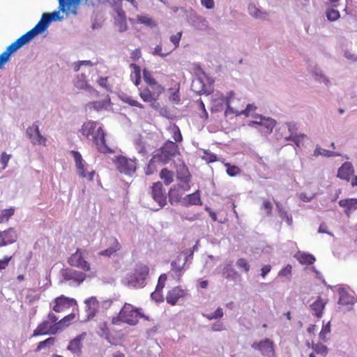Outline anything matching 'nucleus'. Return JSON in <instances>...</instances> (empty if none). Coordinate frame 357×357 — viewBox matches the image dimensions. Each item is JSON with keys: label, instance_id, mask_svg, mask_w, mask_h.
<instances>
[{"label": "nucleus", "instance_id": "f257e3e1", "mask_svg": "<svg viewBox=\"0 0 357 357\" xmlns=\"http://www.w3.org/2000/svg\"><path fill=\"white\" fill-rule=\"evenodd\" d=\"M96 121H89L85 122L79 132L85 137L91 139L96 145L98 150L100 153H111L112 150L107 146L105 143V134L101 126H98Z\"/></svg>", "mask_w": 357, "mask_h": 357}, {"label": "nucleus", "instance_id": "f03ea898", "mask_svg": "<svg viewBox=\"0 0 357 357\" xmlns=\"http://www.w3.org/2000/svg\"><path fill=\"white\" fill-rule=\"evenodd\" d=\"M177 154H179L178 145L176 142L168 140L162 146L155 151L152 158L149 162V167H151L153 163L156 162L167 164Z\"/></svg>", "mask_w": 357, "mask_h": 357}, {"label": "nucleus", "instance_id": "7ed1b4c3", "mask_svg": "<svg viewBox=\"0 0 357 357\" xmlns=\"http://www.w3.org/2000/svg\"><path fill=\"white\" fill-rule=\"evenodd\" d=\"M57 1L60 2L62 13H65L66 16L77 15L80 6L94 8L100 3V0H57Z\"/></svg>", "mask_w": 357, "mask_h": 357}, {"label": "nucleus", "instance_id": "20e7f679", "mask_svg": "<svg viewBox=\"0 0 357 357\" xmlns=\"http://www.w3.org/2000/svg\"><path fill=\"white\" fill-rule=\"evenodd\" d=\"M149 271V268L146 265H138L135 270V273L126 278L127 284L135 288L143 287Z\"/></svg>", "mask_w": 357, "mask_h": 357}, {"label": "nucleus", "instance_id": "39448f33", "mask_svg": "<svg viewBox=\"0 0 357 357\" xmlns=\"http://www.w3.org/2000/svg\"><path fill=\"white\" fill-rule=\"evenodd\" d=\"M140 310V308H135L132 305L126 303L119 314V318L124 323L135 325L138 322Z\"/></svg>", "mask_w": 357, "mask_h": 357}, {"label": "nucleus", "instance_id": "423d86ee", "mask_svg": "<svg viewBox=\"0 0 357 357\" xmlns=\"http://www.w3.org/2000/svg\"><path fill=\"white\" fill-rule=\"evenodd\" d=\"M255 119V121H250L248 126L256 128L259 126V130L264 134H270L276 124L275 120L270 117L257 115Z\"/></svg>", "mask_w": 357, "mask_h": 357}, {"label": "nucleus", "instance_id": "0eeeda50", "mask_svg": "<svg viewBox=\"0 0 357 357\" xmlns=\"http://www.w3.org/2000/svg\"><path fill=\"white\" fill-rule=\"evenodd\" d=\"M187 22L195 29L204 31L208 27L207 20L202 16L198 15L196 11L190 8L186 10Z\"/></svg>", "mask_w": 357, "mask_h": 357}, {"label": "nucleus", "instance_id": "6e6552de", "mask_svg": "<svg viewBox=\"0 0 357 357\" xmlns=\"http://www.w3.org/2000/svg\"><path fill=\"white\" fill-rule=\"evenodd\" d=\"M251 347L259 351L264 357H275L273 342L268 338H265L259 342H254Z\"/></svg>", "mask_w": 357, "mask_h": 357}, {"label": "nucleus", "instance_id": "1a4fd4ad", "mask_svg": "<svg viewBox=\"0 0 357 357\" xmlns=\"http://www.w3.org/2000/svg\"><path fill=\"white\" fill-rule=\"evenodd\" d=\"M115 163L117 169L121 173L131 175L135 172V160L129 159L123 155H120L116 157Z\"/></svg>", "mask_w": 357, "mask_h": 357}, {"label": "nucleus", "instance_id": "9d476101", "mask_svg": "<svg viewBox=\"0 0 357 357\" xmlns=\"http://www.w3.org/2000/svg\"><path fill=\"white\" fill-rule=\"evenodd\" d=\"M151 195L153 199L158 204L160 208L166 205L167 195L161 182L158 181L153 183L151 188Z\"/></svg>", "mask_w": 357, "mask_h": 357}, {"label": "nucleus", "instance_id": "9b49d317", "mask_svg": "<svg viewBox=\"0 0 357 357\" xmlns=\"http://www.w3.org/2000/svg\"><path fill=\"white\" fill-rule=\"evenodd\" d=\"M337 291L339 294V300L337 303L341 305H351L355 304L357 298L354 296V292L349 287L340 286L337 288Z\"/></svg>", "mask_w": 357, "mask_h": 357}, {"label": "nucleus", "instance_id": "f8f14e48", "mask_svg": "<svg viewBox=\"0 0 357 357\" xmlns=\"http://www.w3.org/2000/svg\"><path fill=\"white\" fill-rule=\"evenodd\" d=\"M68 262L70 266L81 268L84 271H89L91 268L90 264L84 259L83 252L79 248L69 257Z\"/></svg>", "mask_w": 357, "mask_h": 357}, {"label": "nucleus", "instance_id": "ddd939ff", "mask_svg": "<svg viewBox=\"0 0 357 357\" xmlns=\"http://www.w3.org/2000/svg\"><path fill=\"white\" fill-rule=\"evenodd\" d=\"M58 3V10H54L52 13H43L40 20H39L46 31L52 22L62 21L63 20V16L61 15V12L62 13V10L61 9L60 2Z\"/></svg>", "mask_w": 357, "mask_h": 357}, {"label": "nucleus", "instance_id": "4468645a", "mask_svg": "<svg viewBox=\"0 0 357 357\" xmlns=\"http://www.w3.org/2000/svg\"><path fill=\"white\" fill-rule=\"evenodd\" d=\"M17 238L18 234L13 227H10L3 231H0V247L14 243Z\"/></svg>", "mask_w": 357, "mask_h": 357}, {"label": "nucleus", "instance_id": "2eb2a0df", "mask_svg": "<svg viewBox=\"0 0 357 357\" xmlns=\"http://www.w3.org/2000/svg\"><path fill=\"white\" fill-rule=\"evenodd\" d=\"M55 305L53 310L56 312H61L65 309L69 308L73 305H77V302L73 298H69L64 296H61L54 299Z\"/></svg>", "mask_w": 357, "mask_h": 357}, {"label": "nucleus", "instance_id": "dca6fc26", "mask_svg": "<svg viewBox=\"0 0 357 357\" xmlns=\"http://www.w3.org/2000/svg\"><path fill=\"white\" fill-rule=\"evenodd\" d=\"M86 336V333H82L69 342L67 349L75 356H81L82 354V340Z\"/></svg>", "mask_w": 357, "mask_h": 357}, {"label": "nucleus", "instance_id": "f3484780", "mask_svg": "<svg viewBox=\"0 0 357 357\" xmlns=\"http://www.w3.org/2000/svg\"><path fill=\"white\" fill-rule=\"evenodd\" d=\"M61 275L65 280H73L80 284L86 278V274L71 268H66L61 271Z\"/></svg>", "mask_w": 357, "mask_h": 357}, {"label": "nucleus", "instance_id": "a211bd4d", "mask_svg": "<svg viewBox=\"0 0 357 357\" xmlns=\"http://www.w3.org/2000/svg\"><path fill=\"white\" fill-rule=\"evenodd\" d=\"M74 86L78 89L86 90L90 93L93 94L95 96H98L99 93L91 86H89L86 81V77L84 74L81 73L78 75L73 81Z\"/></svg>", "mask_w": 357, "mask_h": 357}, {"label": "nucleus", "instance_id": "6ab92c4d", "mask_svg": "<svg viewBox=\"0 0 357 357\" xmlns=\"http://www.w3.org/2000/svg\"><path fill=\"white\" fill-rule=\"evenodd\" d=\"M338 204L344 209V213L347 218H350L351 213L357 210V198H347L340 199Z\"/></svg>", "mask_w": 357, "mask_h": 357}, {"label": "nucleus", "instance_id": "aec40b11", "mask_svg": "<svg viewBox=\"0 0 357 357\" xmlns=\"http://www.w3.org/2000/svg\"><path fill=\"white\" fill-rule=\"evenodd\" d=\"M26 134L33 144H43L46 141V139L41 135L38 125L36 123H33L32 126L27 128Z\"/></svg>", "mask_w": 357, "mask_h": 357}, {"label": "nucleus", "instance_id": "412c9836", "mask_svg": "<svg viewBox=\"0 0 357 357\" xmlns=\"http://www.w3.org/2000/svg\"><path fill=\"white\" fill-rule=\"evenodd\" d=\"M86 311L87 314L86 320L93 318L98 311L99 302L95 296H91L85 301Z\"/></svg>", "mask_w": 357, "mask_h": 357}, {"label": "nucleus", "instance_id": "4be33fe9", "mask_svg": "<svg viewBox=\"0 0 357 357\" xmlns=\"http://www.w3.org/2000/svg\"><path fill=\"white\" fill-rule=\"evenodd\" d=\"M354 174V168L351 162H344L337 171V177L349 181Z\"/></svg>", "mask_w": 357, "mask_h": 357}, {"label": "nucleus", "instance_id": "5701e85b", "mask_svg": "<svg viewBox=\"0 0 357 357\" xmlns=\"http://www.w3.org/2000/svg\"><path fill=\"white\" fill-rule=\"evenodd\" d=\"M184 290L180 287H176L167 292L166 301L172 305H175L178 299L184 297Z\"/></svg>", "mask_w": 357, "mask_h": 357}, {"label": "nucleus", "instance_id": "b1692460", "mask_svg": "<svg viewBox=\"0 0 357 357\" xmlns=\"http://www.w3.org/2000/svg\"><path fill=\"white\" fill-rule=\"evenodd\" d=\"M248 11L250 16L256 20H265L268 13L254 3H250L248 6Z\"/></svg>", "mask_w": 357, "mask_h": 357}, {"label": "nucleus", "instance_id": "393cba45", "mask_svg": "<svg viewBox=\"0 0 357 357\" xmlns=\"http://www.w3.org/2000/svg\"><path fill=\"white\" fill-rule=\"evenodd\" d=\"M46 31L45 29L43 27L40 21L35 25L33 28L28 31L24 34L22 35V38L26 42V43H29L32 39H33L36 36L39 34L43 33Z\"/></svg>", "mask_w": 357, "mask_h": 357}, {"label": "nucleus", "instance_id": "a878e982", "mask_svg": "<svg viewBox=\"0 0 357 357\" xmlns=\"http://www.w3.org/2000/svg\"><path fill=\"white\" fill-rule=\"evenodd\" d=\"M75 317V314L71 313L63 319H61L59 321L52 325V334H56L57 332L63 330V328L68 326H69L71 321H73Z\"/></svg>", "mask_w": 357, "mask_h": 357}, {"label": "nucleus", "instance_id": "bb28decb", "mask_svg": "<svg viewBox=\"0 0 357 357\" xmlns=\"http://www.w3.org/2000/svg\"><path fill=\"white\" fill-rule=\"evenodd\" d=\"M110 246L106 250L100 251L98 254L101 256L111 257L121 249V245L115 237L109 238Z\"/></svg>", "mask_w": 357, "mask_h": 357}, {"label": "nucleus", "instance_id": "cd10ccee", "mask_svg": "<svg viewBox=\"0 0 357 357\" xmlns=\"http://www.w3.org/2000/svg\"><path fill=\"white\" fill-rule=\"evenodd\" d=\"M52 325H50L49 321H44L33 331V335L38 336L40 335L52 334Z\"/></svg>", "mask_w": 357, "mask_h": 357}, {"label": "nucleus", "instance_id": "c85d7f7f", "mask_svg": "<svg viewBox=\"0 0 357 357\" xmlns=\"http://www.w3.org/2000/svg\"><path fill=\"white\" fill-rule=\"evenodd\" d=\"M225 104V96L221 93L218 97L213 99L211 105L212 112H218L222 111L224 109Z\"/></svg>", "mask_w": 357, "mask_h": 357}, {"label": "nucleus", "instance_id": "c756f323", "mask_svg": "<svg viewBox=\"0 0 357 357\" xmlns=\"http://www.w3.org/2000/svg\"><path fill=\"white\" fill-rule=\"evenodd\" d=\"M185 206L202 204L200 199V194L197 190L194 193L186 195L183 199Z\"/></svg>", "mask_w": 357, "mask_h": 357}, {"label": "nucleus", "instance_id": "7c9ffc66", "mask_svg": "<svg viewBox=\"0 0 357 357\" xmlns=\"http://www.w3.org/2000/svg\"><path fill=\"white\" fill-rule=\"evenodd\" d=\"M325 304L326 303L323 302L320 298H319L316 301L311 304L310 307V309L314 312V315L320 318L323 315V310L325 307Z\"/></svg>", "mask_w": 357, "mask_h": 357}, {"label": "nucleus", "instance_id": "2f4dec72", "mask_svg": "<svg viewBox=\"0 0 357 357\" xmlns=\"http://www.w3.org/2000/svg\"><path fill=\"white\" fill-rule=\"evenodd\" d=\"M312 75L314 80L320 83H324L326 86H329L331 85L329 79L322 73L321 70L315 68L312 72Z\"/></svg>", "mask_w": 357, "mask_h": 357}, {"label": "nucleus", "instance_id": "473e14b6", "mask_svg": "<svg viewBox=\"0 0 357 357\" xmlns=\"http://www.w3.org/2000/svg\"><path fill=\"white\" fill-rule=\"evenodd\" d=\"M130 67L133 69V72L130 75V78L135 85L138 86L141 82V69L139 66L135 63H131Z\"/></svg>", "mask_w": 357, "mask_h": 357}, {"label": "nucleus", "instance_id": "72a5a7b5", "mask_svg": "<svg viewBox=\"0 0 357 357\" xmlns=\"http://www.w3.org/2000/svg\"><path fill=\"white\" fill-rule=\"evenodd\" d=\"M139 96L143 100V101L148 102L154 100H158L149 87L139 89Z\"/></svg>", "mask_w": 357, "mask_h": 357}, {"label": "nucleus", "instance_id": "f704fd0d", "mask_svg": "<svg viewBox=\"0 0 357 357\" xmlns=\"http://www.w3.org/2000/svg\"><path fill=\"white\" fill-rule=\"evenodd\" d=\"M313 155L315 157L319 156V155H323L325 157L331 158V157L339 156V155H340V154L337 152L328 151V150L322 149L319 146H317L315 150L314 151Z\"/></svg>", "mask_w": 357, "mask_h": 357}, {"label": "nucleus", "instance_id": "c9c22d12", "mask_svg": "<svg viewBox=\"0 0 357 357\" xmlns=\"http://www.w3.org/2000/svg\"><path fill=\"white\" fill-rule=\"evenodd\" d=\"M311 347L317 354L321 355L323 357H326L329 351V349L321 343L312 342Z\"/></svg>", "mask_w": 357, "mask_h": 357}, {"label": "nucleus", "instance_id": "e433bc0d", "mask_svg": "<svg viewBox=\"0 0 357 357\" xmlns=\"http://www.w3.org/2000/svg\"><path fill=\"white\" fill-rule=\"evenodd\" d=\"M191 175L185 165H181L177 169V178L180 181H190Z\"/></svg>", "mask_w": 357, "mask_h": 357}, {"label": "nucleus", "instance_id": "4c0bfd02", "mask_svg": "<svg viewBox=\"0 0 357 357\" xmlns=\"http://www.w3.org/2000/svg\"><path fill=\"white\" fill-rule=\"evenodd\" d=\"M298 260L302 264L311 265L315 261V257L311 254L303 252L298 254Z\"/></svg>", "mask_w": 357, "mask_h": 357}, {"label": "nucleus", "instance_id": "58836bf2", "mask_svg": "<svg viewBox=\"0 0 357 357\" xmlns=\"http://www.w3.org/2000/svg\"><path fill=\"white\" fill-rule=\"evenodd\" d=\"M223 275L227 279L234 280L236 278L238 273L231 264H227L223 269Z\"/></svg>", "mask_w": 357, "mask_h": 357}, {"label": "nucleus", "instance_id": "ea45409f", "mask_svg": "<svg viewBox=\"0 0 357 357\" xmlns=\"http://www.w3.org/2000/svg\"><path fill=\"white\" fill-rule=\"evenodd\" d=\"M160 176L167 185H169L173 181V173L166 168L161 170Z\"/></svg>", "mask_w": 357, "mask_h": 357}, {"label": "nucleus", "instance_id": "a19ab883", "mask_svg": "<svg viewBox=\"0 0 357 357\" xmlns=\"http://www.w3.org/2000/svg\"><path fill=\"white\" fill-rule=\"evenodd\" d=\"M192 87L193 91L197 92V93L201 94L204 93L206 92L204 89V84L199 78H197L192 81Z\"/></svg>", "mask_w": 357, "mask_h": 357}, {"label": "nucleus", "instance_id": "79ce46f5", "mask_svg": "<svg viewBox=\"0 0 357 357\" xmlns=\"http://www.w3.org/2000/svg\"><path fill=\"white\" fill-rule=\"evenodd\" d=\"M134 144L135 149L139 153L142 154V155H145L147 153L145 143L142 141L141 136H139L137 138L135 139Z\"/></svg>", "mask_w": 357, "mask_h": 357}, {"label": "nucleus", "instance_id": "37998d69", "mask_svg": "<svg viewBox=\"0 0 357 357\" xmlns=\"http://www.w3.org/2000/svg\"><path fill=\"white\" fill-rule=\"evenodd\" d=\"M26 44V42L23 40L22 36H20L15 42L9 45L7 47L13 54Z\"/></svg>", "mask_w": 357, "mask_h": 357}, {"label": "nucleus", "instance_id": "c03bdc74", "mask_svg": "<svg viewBox=\"0 0 357 357\" xmlns=\"http://www.w3.org/2000/svg\"><path fill=\"white\" fill-rule=\"evenodd\" d=\"M107 105V101L106 100H100V101H93L89 102L86 105V107L91 109H93L96 111H100L104 107H105Z\"/></svg>", "mask_w": 357, "mask_h": 357}, {"label": "nucleus", "instance_id": "a18cd8bd", "mask_svg": "<svg viewBox=\"0 0 357 357\" xmlns=\"http://www.w3.org/2000/svg\"><path fill=\"white\" fill-rule=\"evenodd\" d=\"M224 315L223 310L221 307H218L215 312L210 314L203 313L202 316L208 320L217 319L222 318Z\"/></svg>", "mask_w": 357, "mask_h": 357}, {"label": "nucleus", "instance_id": "49530a36", "mask_svg": "<svg viewBox=\"0 0 357 357\" xmlns=\"http://www.w3.org/2000/svg\"><path fill=\"white\" fill-rule=\"evenodd\" d=\"M149 89L154 93L155 96L158 99L159 96L165 91V88L157 82L155 84L149 85Z\"/></svg>", "mask_w": 357, "mask_h": 357}, {"label": "nucleus", "instance_id": "de8ad7c7", "mask_svg": "<svg viewBox=\"0 0 357 357\" xmlns=\"http://www.w3.org/2000/svg\"><path fill=\"white\" fill-rule=\"evenodd\" d=\"M168 196L169 202H170L171 204H173L174 203H178V202H180L181 197V196L173 188H170L168 193Z\"/></svg>", "mask_w": 357, "mask_h": 357}, {"label": "nucleus", "instance_id": "09e8293b", "mask_svg": "<svg viewBox=\"0 0 357 357\" xmlns=\"http://www.w3.org/2000/svg\"><path fill=\"white\" fill-rule=\"evenodd\" d=\"M331 332V322L328 321L327 324H324L321 331L319 333V338L324 342H326L328 338L326 335Z\"/></svg>", "mask_w": 357, "mask_h": 357}, {"label": "nucleus", "instance_id": "8fccbe9b", "mask_svg": "<svg viewBox=\"0 0 357 357\" xmlns=\"http://www.w3.org/2000/svg\"><path fill=\"white\" fill-rule=\"evenodd\" d=\"M326 13L327 19L331 22L335 21L340 17L339 11L333 8L328 9Z\"/></svg>", "mask_w": 357, "mask_h": 357}, {"label": "nucleus", "instance_id": "3c124183", "mask_svg": "<svg viewBox=\"0 0 357 357\" xmlns=\"http://www.w3.org/2000/svg\"><path fill=\"white\" fill-rule=\"evenodd\" d=\"M87 167L88 166H86L85 167H83V169H78V174L82 178H88L89 180L91 181L93 180L94 171H89Z\"/></svg>", "mask_w": 357, "mask_h": 357}, {"label": "nucleus", "instance_id": "603ef678", "mask_svg": "<svg viewBox=\"0 0 357 357\" xmlns=\"http://www.w3.org/2000/svg\"><path fill=\"white\" fill-rule=\"evenodd\" d=\"M181 257H178L176 261H174L171 263L172 269L175 271L176 273L180 274L182 271L185 262H183L181 265L180 264Z\"/></svg>", "mask_w": 357, "mask_h": 357}, {"label": "nucleus", "instance_id": "864d4df0", "mask_svg": "<svg viewBox=\"0 0 357 357\" xmlns=\"http://www.w3.org/2000/svg\"><path fill=\"white\" fill-rule=\"evenodd\" d=\"M54 342H55V337H50L44 341L40 342L38 344L36 350L40 351L46 347L52 346L54 344Z\"/></svg>", "mask_w": 357, "mask_h": 357}, {"label": "nucleus", "instance_id": "5fc2aeb1", "mask_svg": "<svg viewBox=\"0 0 357 357\" xmlns=\"http://www.w3.org/2000/svg\"><path fill=\"white\" fill-rule=\"evenodd\" d=\"M121 99L123 100V102L128 103L130 106L137 107L141 109L144 108V105L142 104L139 103L137 100H133L130 96L125 95L123 97H122Z\"/></svg>", "mask_w": 357, "mask_h": 357}, {"label": "nucleus", "instance_id": "6e6d98bb", "mask_svg": "<svg viewBox=\"0 0 357 357\" xmlns=\"http://www.w3.org/2000/svg\"><path fill=\"white\" fill-rule=\"evenodd\" d=\"M138 22L141 24H144L145 25H147L150 27H154L156 26V24L153 20L152 18L148 17L146 16H138Z\"/></svg>", "mask_w": 357, "mask_h": 357}, {"label": "nucleus", "instance_id": "4d7b16f0", "mask_svg": "<svg viewBox=\"0 0 357 357\" xmlns=\"http://www.w3.org/2000/svg\"><path fill=\"white\" fill-rule=\"evenodd\" d=\"M143 78L144 82L147 83L149 86L156 82V80L152 77L151 73L146 68L143 70Z\"/></svg>", "mask_w": 357, "mask_h": 357}, {"label": "nucleus", "instance_id": "13d9d810", "mask_svg": "<svg viewBox=\"0 0 357 357\" xmlns=\"http://www.w3.org/2000/svg\"><path fill=\"white\" fill-rule=\"evenodd\" d=\"M236 266L238 268L243 269L245 272H248L250 270V264L244 258H241L237 260Z\"/></svg>", "mask_w": 357, "mask_h": 357}, {"label": "nucleus", "instance_id": "bf43d9fd", "mask_svg": "<svg viewBox=\"0 0 357 357\" xmlns=\"http://www.w3.org/2000/svg\"><path fill=\"white\" fill-rule=\"evenodd\" d=\"M227 173L230 176H235L240 173V169L235 165H231L228 163L226 164Z\"/></svg>", "mask_w": 357, "mask_h": 357}, {"label": "nucleus", "instance_id": "052dcab7", "mask_svg": "<svg viewBox=\"0 0 357 357\" xmlns=\"http://www.w3.org/2000/svg\"><path fill=\"white\" fill-rule=\"evenodd\" d=\"M12 54L10 50L6 47V50L0 54V61L5 65L10 60Z\"/></svg>", "mask_w": 357, "mask_h": 357}, {"label": "nucleus", "instance_id": "680f3d73", "mask_svg": "<svg viewBox=\"0 0 357 357\" xmlns=\"http://www.w3.org/2000/svg\"><path fill=\"white\" fill-rule=\"evenodd\" d=\"M261 209H264L266 211L267 216H271L272 214L273 205L270 201L267 199H264L261 206Z\"/></svg>", "mask_w": 357, "mask_h": 357}, {"label": "nucleus", "instance_id": "e2e57ef3", "mask_svg": "<svg viewBox=\"0 0 357 357\" xmlns=\"http://www.w3.org/2000/svg\"><path fill=\"white\" fill-rule=\"evenodd\" d=\"M166 280L167 275L165 274L160 275L158 280V284L156 285L155 290L162 291L163 288L165 287Z\"/></svg>", "mask_w": 357, "mask_h": 357}, {"label": "nucleus", "instance_id": "0e129e2a", "mask_svg": "<svg viewBox=\"0 0 357 357\" xmlns=\"http://www.w3.org/2000/svg\"><path fill=\"white\" fill-rule=\"evenodd\" d=\"M151 298L153 301H155L156 303H161L164 301V297L162 296V291L155 290L151 293Z\"/></svg>", "mask_w": 357, "mask_h": 357}, {"label": "nucleus", "instance_id": "69168bd1", "mask_svg": "<svg viewBox=\"0 0 357 357\" xmlns=\"http://www.w3.org/2000/svg\"><path fill=\"white\" fill-rule=\"evenodd\" d=\"M291 266L288 264L278 273V276L289 277L291 275Z\"/></svg>", "mask_w": 357, "mask_h": 357}, {"label": "nucleus", "instance_id": "338daca9", "mask_svg": "<svg viewBox=\"0 0 357 357\" xmlns=\"http://www.w3.org/2000/svg\"><path fill=\"white\" fill-rule=\"evenodd\" d=\"M15 213V208H10L8 209H4L1 211V215H2V218H3L5 220H8L11 216L14 215Z\"/></svg>", "mask_w": 357, "mask_h": 357}, {"label": "nucleus", "instance_id": "774afa93", "mask_svg": "<svg viewBox=\"0 0 357 357\" xmlns=\"http://www.w3.org/2000/svg\"><path fill=\"white\" fill-rule=\"evenodd\" d=\"M257 109V107L254 104H248L245 109L240 111L239 114L248 116L251 111H254Z\"/></svg>", "mask_w": 357, "mask_h": 357}]
</instances>
